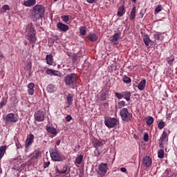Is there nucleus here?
<instances>
[{
    "mask_svg": "<svg viewBox=\"0 0 177 177\" xmlns=\"http://www.w3.org/2000/svg\"><path fill=\"white\" fill-rule=\"evenodd\" d=\"M45 13V6L37 4L32 8V11L31 13L32 19L33 21H37V20H39L42 15Z\"/></svg>",
    "mask_w": 177,
    "mask_h": 177,
    "instance_id": "1",
    "label": "nucleus"
},
{
    "mask_svg": "<svg viewBox=\"0 0 177 177\" xmlns=\"http://www.w3.org/2000/svg\"><path fill=\"white\" fill-rule=\"evenodd\" d=\"M78 75L76 73H71L64 77V82L66 86H74L77 85Z\"/></svg>",
    "mask_w": 177,
    "mask_h": 177,
    "instance_id": "2",
    "label": "nucleus"
},
{
    "mask_svg": "<svg viewBox=\"0 0 177 177\" xmlns=\"http://www.w3.org/2000/svg\"><path fill=\"white\" fill-rule=\"evenodd\" d=\"M4 120H5L6 125L16 124V122L19 121V118H17V115L12 113L7 114Z\"/></svg>",
    "mask_w": 177,
    "mask_h": 177,
    "instance_id": "3",
    "label": "nucleus"
},
{
    "mask_svg": "<svg viewBox=\"0 0 177 177\" xmlns=\"http://www.w3.org/2000/svg\"><path fill=\"white\" fill-rule=\"evenodd\" d=\"M120 114L122 121H125L126 122L131 121V118H132V113H129L127 108L122 109Z\"/></svg>",
    "mask_w": 177,
    "mask_h": 177,
    "instance_id": "4",
    "label": "nucleus"
},
{
    "mask_svg": "<svg viewBox=\"0 0 177 177\" xmlns=\"http://www.w3.org/2000/svg\"><path fill=\"white\" fill-rule=\"evenodd\" d=\"M50 156L53 161L60 162V161H63V160H64V156L55 150L50 151Z\"/></svg>",
    "mask_w": 177,
    "mask_h": 177,
    "instance_id": "5",
    "label": "nucleus"
},
{
    "mask_svg": "<svg viewBox=\"0 0 177 177\" xmlns=\"http://www.w3.org/2000/svg\"><path fill=\"white\" fill-rule=\"evenodd\" d=\"M107 171H109L107 163L102 162L98 165V170L97 171V174L100 175L101 177L106 176Z\"/></svg>",
    "mask_w": 177,
    "mask_h": 177,
    "instance_id": "6",
    "label": "nucleus"
},
{
    "mask_svg": "<svg viewBox=\"0 0 177 177\" xmlns=\"http://www.w3.org/2000/svg\"><path fill=\"white\" fill-rule=\"evenodd\" d=\"M104 124L107 128H114L117 125V118L106 117L104 118Z\"/></svg>",
    "mask_w": 177,
    "mask_h": 177,
    "instance_id": "7",
    "label": "nucleus"
},
{
    "mask_svg": "<svg viewBox=\"0 0 177 177\" xmlns=\"http://www.w3.org/2000/svg\"><path fill=\"white\" fill-rule=\"evenodd\" d=\"M34 118L35 121L38 122H42L45 120V114L43 111L38 110L34 113Z\"/></svg>",
    "mask_w": 177,
    "mask_h": 177,
    "instance_id": "8",
    "label": "nucleus"
},
{
    "mask_svg": "<svg viewBox=\"0 0 177 177\" xmlns=\"http://www.w3.org/2000/svg\"><path fill=\"white\" fill-rule=\"evenodd\" d=\"M34 143V136L32 134H30L27 136L26 142H25V149L26 151L28 150V147L31 146Z\"/></svg>",
    "mask_w": 177,
    "mask_h": 177,
    "instance_id": "9",
    "label": "nucleus"
},
{
    "mask_svg": "<svg viewBox=\"0 0 177 177\" xmlns=\"http://www.w3.org/2000/svg\"><path fill=\"white\" fill-rule=\"evenodd\" d=\"M68 168L67 166H65L62 168V170H59V168L56 167L55 174L56 176H60L62 175H68L69 174Z\"/></svg>",
    "mask_w": 177,
    "mask_h": 177,
    "instance_id": "10",
    "label": "nucleus"
},
{
    "mask_svg": "<svg viewBox=\"0 0 177 177\" xmlns=\"http://www.w3.org/2000/svg\"><path fill=\"white\" fill-rule=\"evenodd\" d=\"M57 28H58V30H59V31H62L63 32L68 31L70 28L68 27V25L64 24L62 22L57 23Z\"/></svg>",
    "mask_w": 177,
    "mask_h": 177,
    "instance_id": "11",
    "label": "nucleus"
},
{
    "mask_svg": "<svg viewBox=\"0 0 177 177\" xmlns=\"http://www.w3.org/2000/svg\"><path fill=\"white\" fill-rule=\"evenodd\" d=\"M35 87V84L31 82L29 83L28 85V95H30V96H32L34 95V88Z\"/></svg>",
    "mask_w": 177,
    "mask_h": 177,
    "instance_id": "12",
    "label": "nucleus"
},
{
    "mask_svg": "<svg viewBox=\"0 0 177 177\" xmlns=\"http://www.w3.org/2000/svg\"><path fill=\"white\" fill-rule=\"evenodd\" d=\"M142 164L149 168V167L151 165V158H150L149 156H145L142 160Z\"/></svg>",
    "mask_w": 177,
    "mask_h": 177,
    "instance_id": "13",
    "label": "nucleus"
},
{
    "mask_svg": "<svg viewBox=\"0 0 177 177\" xmlns=\"http://www.w3.org/2000/svg\"><path fill=\"white\" fill-rule=\"evenodd\" d=\"M31 160H38L41 157V151L35 150L31 155Z\"/></svg>",
    "mask_w": 177,
    "mask_h": 177,
    "instance_id": "14",
    "label": "nucleus"
},
{
    "mask_svg": "<svg viewBox=\"0 0 177 177\" xmlns=\"http://www.w3.org/2000/svg\"><path fill=\"white\" fill-rule=\"evenodd\" d=\"M125 15V8L124 6H121L118 10L117 16L118 17H122Z\"/></svg>",
    "mask_w": 177,
    "mask_h": 177,
    "instance_id": "15",
    "label": "nucleus"
},
{
    "mask_svg": "<svg viewBox=\"0 0 177 177\" xmlns=\"http://www.w3.org/2000/svg\"><path fill=\"white\" fill-rule=\"evenodd\" d=\"M37 3L36 0H27L24 2V6H27L28 8H31V6H34Z\"/></svg>",
    "mask_w": 177,
    "mask_h": 177,
    "instance_id": "16",
    "label": "nucleus"
},
{
    "mask_svg": "<svg viewBox=\"0 0 177 177\" xmlns=\"http://www.w3.org/2000/svg\"><path fill=\"white\" fill-rule=\"evenodd\" d=\"M138 88L139 91H145V88H146V80L143 79L142 81L140 82V83L138 85Z\"/></svg>",
    "mask_w": 177,
    "mask_h": 177,
    "instance_id": "17",
    "label": "nucleus"
},
{
    "mask_svg": "<svg viewBox=\"0 0 177 177\" xmlns=\"http://www.w3.org/2000/svg\"><path fill=\"white\" fill-rule=\"evenodd\" d=\"M46 60L47 64H48L49 66L53 65V56H52V54L47 55L46 56Z\"/></svg>",
    "mask_w": 177,
    "mask_h": 177,
    "instance_id": "18",
    "label": "nucleus"
},
{
    "mask_svg": "<svg viewBox=\"0 0 177 177\" xmlns=\"http://www.w3.org/2000/svg\"><path fill=\"white\" fill-rule=\"evenodd\" d=\"M87 38L91 42H95L96 41L98 37H97V35H96V34L89 33L87 36Z\"/></svg>",
    "mask_w": 177,
    "mask_h": 177,
    "instance_id": "19",
    "label": "nucleus"
},
{
    "mask_svg": "<svg viewBox=\"0 0 177 177\" xmlns=\"http://www.w3.org/2000/svg\"><path fill=\"white\" fill-rule=\"evenodd\" d=\"M136 17V7L134 6L132 8V10L130 12V20H135Z\"/></svg>",
    "mask_w": 177,
    "mask_h": 177,
    "instance_id": "20",
    "label": "nucleus"
},
{
    "mask_svg": "<svg viewBox=\"0 0 177 177\" xmlns=\"http://www.w3.org/2000/svg\"><path fill=\"white\" fill-rule=\"evenodd\" d=\"M120 37H121V33L119 32H116L115 33L113 37H112V42H113L114 44H117V42L118 41V39H120Z\"/></svg>",
    "mask_w": 177,
    "mask_h": 177,
    "instance_id": "21",
    "label": "nucleus"
},
{
    "mask_svg": "<svg viewBox=\"0 0 177 177\" xmlns=\"http://www.w3.org/2000/svg\"><path fill=\"white\" fill-rule=\"evenodd\" d=\"M123 98L125 99L127 102L131 100V92L129 91H124L122 92Z\"/></svg>",
    "mask_w": 177,
    "mask_h": 177,
    "instance_id": "22",
    "label": "nucleus"
},
{
    "mask_svg": "<svg viewBox=\"0 0 177 177\" xmlns=\"http://www.w3.org/2000/svg\"><path fill=\"white\" fill-rule=\"evenodd\" d=\"M143 41L146 46H149V45H150V42H151L150 37H149V35H145L143 36Z\"/></svg>",
    "mask_w": 177,
    "mask_h": 177,
    "instance_id": "23",
    "label": "nucleus"
},
{
    "mask_svg": "<svg viewBox=\"0 0 177 177\" xmlns=\"http://www.w3.org/2000/svg\"><path fill=\"white\" fill-rule=\"evenodd\" d=\"M161 35H162V33L156 32L153 35V37L155 38V39H157V41H161V39H164V37Z\"/></svg>",
    "mask_w": 177,
    "mask_h": 177,
    "instance_id": "24",
    "label": "nucleus"
},
{
    "mask_svg": "<svg viewBox=\"0 0 177 177\" xmlns=\"http://www.w3.org/2000/svg\"><path fill=\"white\" fill-rule=\"evenodd\" d=\"M161 142H168V133L167 131H163L161 138H160Z\"/></svg>",
    "mask_w": 177,
    "mask_h": 177,
    "instance_id": "25",
    "label": "nucleus"
},
{
    "mask_svg": "<svg viewBox=\"0 0 177 177\" xmlns=\"http://www.w3.org/2000/svg\"><path fill=\"white\" fill-rule=\"evenodd\" d=\"M46 130L48 133H51L52 135H56V133H57V131L55 127H47Z\"/></svg>",
    "mask_w": 177,
    "mask_h": 177,
    "instance_id": "26",
    "label": "nucleus"
},
{
    "mask_svg": "<svg viewBox=\"0 0 177 177\" xmlns=\"http://www.w3.org/2000/svg\"><path fill=\"white\" fill-rule=\"evenodd\" d=\"M84 160V156L82 155H78L75 158V164H77V165H80L81 162H82V160Z\"/></svg>",
    "mask_w": 177,
    "mask_h": 177,
    "instance_id": "27",
    "label": "nucleus"
},
{
    "mask_svg": "<svg viewBox=\"0 0 177 177\" xmlns=\"http://www.w3.org/2000/svg\"><path fill=\"white\" fill-rule=\"evenodd\" d=\"M26 31L27 32H32V34L35 32V30H34V26H32V23L28 25Z\"/></svg>",
    "mask_w": 177,
    "mask_h": 177,
    "instance_id": "28",
    "label": "nucleus"
},
{
    "mask_svg": "<svg viewBox=\"0 0 177 177\" xmlns=\"http://www.w3.org/2000/svg\"><path fill=\"white\" fill-rule=\"evenodd\" d=\"M47 91L49 93H53L55 91H56V86H53V84H49L47 87Z\"/></svg>",
    "mask_w": 177,
    "mask_h": 177,
    "instance_id": "29",
    "label": "nucleus"
},
{
    "mask_svg": "<svg viewBox=\"0 0 177 177\" xmlns=\"http://www.w3.org/2000/svg\"><path fill=\"white\" fill-rule=\"evenodd\" d=\"M5 153H6V147L2 146L0 147V158H2L3 156H5Z\"/></svg>",
    "mask_w": 177,
    "mask_h": 177,
    "instance_id": "30",
    "label": "nucleus"
},
{
    "mask_svg": "<svg viewBox=\"0 0 177 177\" xmlns=\"http://www.w3.org/2000/svg\"><path fill=\"white\" fill-rule=\"evenodd\" d=\"M28 39L30 42H35L37 41V38L35 37V32L29 35Z\"/></svg>",
    "mask_w": 177,
    "mask_h": 177,
    "instance_id": "31",
    "label": "nucleus"
},
{
    "mask_svg": "<svg viewBox=\"0 0 177 177\" xmlns=\"http://www.w3.org/2000/svg\"><path fill=\"white\" fill-rule=\"evenodd\" d=\"M66 100H67V104H68V106L73 104V101L74 100V99L73 98V95H71V94H69V95L66 97Z\"/></svg>",
    "mask_w": 177,
    "mask_h": 177,
    "instance_id": "32",
    "label": "nucleus"
},
{
    "mask_svg": "<svg viewBox=\"0 0 177 177\" xmlns=\"http://www.w3.org/2000/svg\"><path fill=\"white\" fill-rule=\"evenodd\" d=\"M61 19L64 23H68L70 21V16L69 15H62Z\"/></svg>",
    "mask_w": 177,
    "mask_h": 177,
    "instance_id": "33",
    "label": "nucleus"
},
{
    "mask_svg": "<svg viewBox=\"0 0 177 177\" xmlns=\"http://www.w3.org/2000/svg\"><path fill=\"white\" fill-rule=\"evenodd\" d=\"M93 146L95 149H97V147H102V146H103V143L99 140H95Z\"/></svg>",
    "mask_w": 177,
    "mask_h": 177,
    "instance_id": "34",
    "label": "nucleus"
},
{
    "mask_svg": "<svg viewBox=\"0 0 177 177\" xmlns=\"http://www.w3.org/2000/svg\"><path fill=\"white\" fill-rule=\"evenodd\" d=\"M80 34L81 35H86V29H85L84 26H81L80 28Z\"/></svg>",
    "mask_w": 177,
    "mask_h": 177,
    "instance_id": "35",
    "label": "nucleus"
},
{
    "mask_svg": "<svg viewBox=\"0 0 177 177\" xmlns=\"http://www.w3.org/2000/svg\"><path fill=\"white\" fill-rule=\"evenodd\" d=\"M154 122V119L151 116H149L148 118L147 119V125H151Z\"/></svg>",
    "mask_w": 177,
    "mask_h": 177,
    "instance_id": "36",
    "label": "nucleus"
},
{
    "mask_svg": "<svg viewBox=\"0 0 177 177\" xmlns=\"http://www.w3.org/2000/svg\"><path fill=\"white\" fill-rule=\"evenodd\" d=\"M125 106V102L124 101H120L118 103V104L116 105V107L118 109H122V107Z\"/></svg>",
    "mask_w": 177,
    "mask_h": 177,
    "instance_id": "37",
    "label": "nucleus"
},
{
    "mask_svg": "<svg viewBox=\"0 0 177 177\" xmlns=\"http://www.w3.org/2000/svg\"><path fill=\"white\" fill-rule=\"evenodd\" d=\"M162 177H172V172L169 170H166Z\"/></svg>",
    "mask_w": 177,
    "mask_h": 177,
    "instance_id": "38",
    "label": "nucleus"
},
{
    "mask_svg": "<svg viewBox=\"0 0 177 177\" xmlns=\"http://www.w3.org/2000/svg\"><path fill=\"white\" fill-rule=\"evenodd\" d=\"M167 62L168 64L171 66V64H173L174 62H175V58L168 57L167 58Z\"/></svg>",
    "mask_w": 177,
    "mask_h": 177,
    "instance_id": "39",
    "label": "nucleus"
},
{
    "mask_svg": "<svg viewBox=\"0 0 177 177\" xmlns=\"http://www.w3.org/2000/svg\"><path fill=\"white\" fill-rule=\"evenodd\" d=\"M123 82H124L125 84H131V82H132V80H131V77H129L125 76V77L123 78Z\"/></svg>",
    "mask_w": 177,
    "mask_h": 177,
    "instance_id": "40",
    "label": "nucleus"
},
{
    "mask_svg": "<svg viewBox=\"0 0 177 177\" xmlns=\"http://www.w3.org/2000/svg\"><path fill=\"white\" fill-rule=\"evenodd\" d=\"M158 158H164V151L162 149H160L158 152Z\"/></svg>",
    "mask_w": 177,
    "mask_h": 177,
    "instance_id": "41",
    "label": "nucleus"
},
{
    "mask_svg": "<svg viewBox=\"0 0 177 177\" xmlns=\"http://www.w3.org/2000/svg\"><path fill=\"white\" fill-rule=\"evenodd\" d=\"M165 127V123L163 121H160L158 124V128L159 129H162L164 127Z\"/></svg>",
    "mask_w": 177,
    "mask_h": 177,
    "instance_id": "42",
    "label": "nucleus"
},
{
    "mask_svg": "<svg viewBox=\"0 0 177 177\" xmlns=\"http://www.w3.org/2000/svg\"><path fill=\"white\" fill-rule=\"evenodd\" d=\"M161 10H162V6L159 5L155 8V13H160Z\"/></svg>",
    "mask_w": 177,
    "mask_h": 177,
    "instance_id": "43",
    "label": "nucleus"
},
{
    "mask_svg": "<svg viewBox=\"0 0 177 177\" xmlns=\"http://www.w3.org/2000/svg\"><path fill=\"white\" fill-rule=\"evenodd\" d=\"M107 96H109V93H107V92L103 93L102 97H101L102 100H106Z\"/></svg>",
    "mask_w": 177,
    "mask_h": 177,
    "instance_id": "44",
    "label": "nucleus"
},
{
    "mask_svg": "<svg viewBox=\"0 0 177 177\" xmlns=\"http://www.w3.org/2000/svg\"><path fill=\"white\" fill-rule=\"evenodd\" d=\"M72 60H73V63H75V62H77V60H78V55H77V54H73L72 55Z\"/></svg>",
    "mask_w": 177,
    "mask_h": 177,
    "instance_id": "45",
    "label": "nucleus"
},
{
    "mask_svg": "<svg viewBox=\"0 0 177 177\" xmlns=\"http://www.w3.org/2000/svg\"><path fill=\"white\" fill-rule=\"evenodd\" d=\"M52 75H54V77H59V75H60V72L53 70Z\"/></svg>",
    "mask_w": 177,
    "mask_h": 177,
    "instance_id": "46",
    "label": "nucleus"
},
{
    "mask_svg": "<svg viewBox=\"0 0 177 177\" xmlns=\"http://www.w3.org/2000/svg\"><path fill=\"white\" fill-rule=\"evenodd\" d=\"M53 73V69H47L46 71V74H47V75L52 76Z\"/></svg>",
    "mask_w": 177,
    "mask_h": 177,
    "instance_id": "47",
    "label": "nucleus"
},
{
    "mask_svg": "<svg viewBox=\"0 0 177 177\" xmlns=\"http://www.w3.org/2000/svg\"><path fill=\"white\" fill-rule=\"evenodd\" d=\"M115 95L116 97H118V99L121 100V99L123 98L122 92L121 93H115Z\"/></svg>",
    "mask_w": 177,
    "mask_h": 177,
    "instance_id": "48",
    "label": "nucleus"
},
{
    "mask_svg": "<svg viewBox=\"0 0 177 177\" xmlns=\"http://www.w3.org/2000/svg\"><path fill=\"white\" fill-rule=\"evenodd\" d=\"M2 10H3V12H6V10H10V8H9V6H8V5H4L2 7Z\"/></svg>",
    "mask_w": 177,
    "mask_h": 177,
    "instance_id": "49",
    "label": "nucleus"
},
{
    "mask_svg": "<svg viewBox=\"0 0 177 177\" xmlns=\"http://www.w3.org/2000/svg\"><path fill=\"white\" fill-rule=\"evenodd\" d=\"M144 141L149 142V134L147 133H145L144 135Z\"/></svg>",
    "mask_w": 177,
    "mask_h": 177,
    "instance_id": "50",
    "label": "nucleus"
},
{
    "mask_svg": "<svg viewBox=\"0 0 177 177\" xmlns=\"http://www.w3.org/2000/svg\"><path fill=\"white\" fill-rule=\"evenodd\" d=\"M49 165H50V161H47V162H44V168H48V167H49Z\"/></svg>",
    "mask_w": 177,
    "mask_h": 177,
    "instance_id": "51",
    "label": "nucleus"
},
{
    "mask_svg": "<svg viewBox=\"0 0 177 177\" xmlns=\"http://www.w3.org/2000/svg\"><path fill=\"white\" fill-rule=\"evenodd\" d=\"M66 120L68 122H70V120H73V117H71L70 115H67L66 117Z\"/></svg>",
    "mask_w": 177,
    "mask_h": 177,
    "instance_id": "52",
    "label": "nucleus"
},
{
    "mask_svg": "<svg viewBox=\"0 0 177 177\" xmlns=\"http://www.w3.org/2000/svg\"><path fill=\"white\" fill-rule=\"evenodd\" d=\"M15 145H16V147H17V149H21V145L20 144V142H19V141H17V142H15Z\"/></svg>",
    "mask_w": 177,
    "mask_h": 177,
    "instance_id": "53",
    "label": "nucleus"
},
{
    "mask_svg": "<svg viewBox=\"0 0 177 177\" xmlns=\"http://www.w3.org/2000/svg\"><path fill=\"white\" fill-rule=\"evenodd\" d=\"M5 104H6V102H5V101H2L1 102H0L1 109H2V107H3V106H5Z\"/></svg>",
    "mask_w": 177,
    "mask_h": 177,
    "instance_id": "54",
    "label": "nucleus"
},
{
    "mask_svg": "<svg viewBox=\"0 0 177 177\" xmlns=\"http://www.w3.org/2000/svg\"><path fill=\"white\" fill-rule=\"evenodd\" d=\"M120 171H121V172L127 173V168H125V167H121V168H120Z\"/></svg>",
    "mask_w": 177,
    "mask_h": 177,
    "instance_id": "55",
    "label": "nucleus"
},
{
    "mask_svg": "<svg viewBox=\"0 0 177 177\" xmlns=\"http://www.w3.org/2000/svg\"><path fill=\"white\" fill-rule=\"evenodd\" d=\"M144 16H145V14H143V12H140V17H141V19H143Z\"/></svg>",
    "mask_w": 177,
    "mask_h": 177,
    "instance_id": "56",
    "label": "nucleus"
},
{
    "mask_svg": "<svg viewBox=\"0 0 177 177\" xmlns=\"http://www.w3.org/2000/svg\"><path fill=\"white\" fill-rule=\"evenodd\" d=\"M88 3H93L95 2V0H86Z\"/></svg>",
    "mask_w": 177,
    "mask_h": 177,
    "instance_id": "57",
    "label": "nucleus"
},
{
    "mask_svg": "<svg viewBox=\"0 0 177 177\" xmlns=\"http://www.w3.org/2000/svg\"><path fill=\"white\" fill-rule=\"evenodd\" d=\"M160 149H164V145H162V141H161V143L160 144Z\"/></svg>",
    "mask_w": 177,
    "mask_h": 177,
    "instance_id": "58",
    "label": "nucleus"
},
{
    "mask_svg": "<svg viewBox=\"0 0 177 177\" xmlns=\"http://www.w3.org/2000/svg\"><path fill=\"white\" fill-rule=\"evenodd\" d=\"M56 145H57V146H59L60 145V140L57 141Z\"/></svg>",
    "mask_w": 177,
    "mask_h": 177,
    "instance_id": "59",
    "label": "nucleus"
},
{
    "mask_svg": "<svg viewBox=\"0 0 177 177\" xmlns=\"http://www.w3.org/2000/svg\"><path fill=\"white\" fill-rule=\"evenodd\" d=\"M53 1H54V2H57L58 0H53Z\"/></svg>",
    "mask_w": 177,
    "mask_h": 177,
    "instance_id": "60",
    "label": "nucleus"
},
{
    "mask_svg": "<svg viewBox=\"0 0 177 177\" xmlns=\"http://www.w3.org/2000/svg\"><path fill=\"white\" fill-rule=\"evenodd\" d=\"M133 2H136V0H132Z\"/></svg>",
    "mask_w": 177,
    "mask_h": 177,
    "instance_id": "61",
    "label": "nucleus"
}]
</instances>
